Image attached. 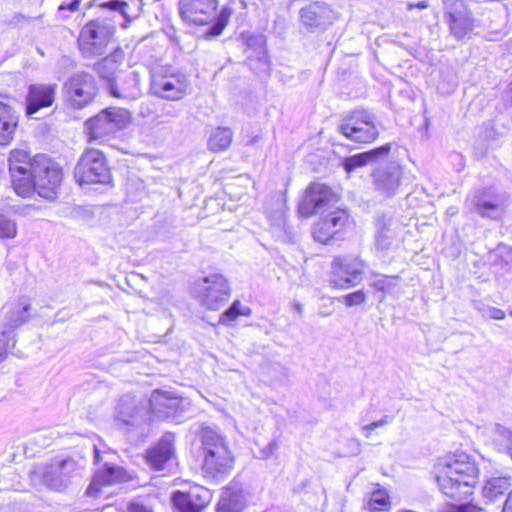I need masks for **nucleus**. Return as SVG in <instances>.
<instances>
[{
	"label": "nucleus",
	"instance_id": "obj_1",
	"mask_svg": "<svg viewBox=\"0 0 512 512\" xmlns=\"http://www.w3.org/2000/svg\"><path fill=\"white\" fill-rule=\"evenodd\" d=\"M432 474L440 493L451 500L470 498L480 482L481 468L467 450L455 449L437 457Z\"/></svg>",
	"mask_w": 512,
	"mask_h": 512
},
{
	"label": "nucleus",
	"instance_id": "obj_2",
	"mask_svg": "<svg viewBox=\"0 0 512 512\" xmlns=\"http://www.w3.org/2000/svg\"><path fill=\"white\" fill-rule=\"evenodd\" d=\"M116 26L112 20L98 17L86 21L79 30L77 48L86 58L104 55L116 36Z\"/></svg>",
	"mask_w": 512,
	"mask_h": 512
},
{
	"label": "nucleus",
	"instance_id": "obj_3",
	"mask_svg": "<svg viewBox=\"0 0 512 512\" xmlns=\"http://www.w3.org/2000/svg\"><path fill=\"white\" fill-rule=\"evenodd\" d=\"M72 174L74 181L81 187L110 184L113 180L107 154L101 149L91 146L83 149Z\"/></svg>",
	"mask_w": 512,
	"mask_h": 512
},
{
	"label": "nucleus",
	"instance_id": "obj_4",
	"mask_svg": "<svg viewBox=\"0 0 512 512\" xmlns=\"http://www.w3.org/2000/svg\"><path fill=\"white\" fill-rule=\"evenodd\" d=\"M341 202V194L334 185L316 179L301 191L296 202V214L300 219H309Z\"/></svg>",
	"mask_w": 512,
	"mask_h": 512
},
{
	"label": "nucleus",
	"instance_id": "obj_5",
	"mask_svg": "<svg viewBox=\"0 0 512 512\" xmlns=\"http://www.w3.org/2000/svg\"><path fill=\"white\" fill-rule=\"evenodd\" d=\"M131 122L130 112L117 106H109L98 111L84 122V135L88 143H104Z\"/></svg>",
	"mask_w": 512,
	"mask_h": 512
},
{
	"label": "nucleus",
	"instance_id": "obj_6",
	"mask_svg": "<svg viewBox=\"0 0 512 512\" xmlns=\"http://www.w3.org/2000/svg\"><path fill=\"white\" fill-rule=\"evenodd\" d=\"M64 179L63 166L46 154L28 182L30 187L22 191L20 196L29 198L37 194L45 199H55L61 191Z\"/></svg>",
	"mask_w": 512,
	"mask_h": 512
},
{
	"label": "nucleus",
	"instance_id": "obj_7",
	"mask_svg": "<svg viewBox=\"0 0 512 512\" xmlns=\"http://www.w3.org/2000/svg\"><path fill=\"white\" fill-rule=\"evenodd\" d=\"M202 452L201 469L205 477L222 479L231 474L235 466V457L222 437L206 436L203 440Z\"/></svg>",
	"mask_w": 512,
	"mask_h": 512
},
{
	"label": "nucleus",
	"instance_id": "obj_8",
	"mask_svg": "<svg viewBox=\"0 0 512 512\" xmlns=\"http://www.w3.org/2000/svg\"><path fill=\"white\" fill-rule=\"evenodd\" d=\"M180 11L183 19L194 25H207L216 19L210 30L213 35L223 31L231 14L227 7L219 11L217 0H182Z\"/></svg>",
	"mask_w": 512,
	"mask_h": 512
},
{
	"label": "nucleus",
	"instance_id": "obj_9",
	"mask_svg": "<svg viewBox=\"0 0 512 512\" xmlns=\"http://www.w3.org/2000/svg\"><path fill=\"white\" fill-rule=\"evenodd\" d=\"M338 131L358 144H372L380 136L375 115L367 108L358 107L343 116Z\"/></svg>",
	"mask_w": 512,
	"mask_h": 512
},
{
	"label": "nucleus",
	"instance_id": "obj_10",
	"mask_svg": "<svg viewBox=\"0 0 512 512\" xmlns=\"http://www.w3.org/2000/svg\"><path fill=\"white\" fill-rule=\"evenodd\" d=\"M311 226V237L319 244L327 245L344 233L351 224L348 208L340 203L319 213Z\"/></svg>",
	"mask_w": 512,
	"mask_h": 512
},
{
	"label": "nucleus",
	"instance_id": "obj_11",
	"mask_svg": "<svg viewBox=\"0 0 512 512\" xmlns=\"http://www.w3.org/2000/svg\"><path fill=\"white\" fill-rule=\"evenodd\" d=\"M45 153H32L29 149L16 147L9 151L7 157L10 182L14 192L21 195L32 178L36 168L45 157Z\"/></svg>",
	"mask_w": 512,
	"mask_h": 512
},
{
	"label": "nucleus",
	"instance_id": "obj_12",
	"mask_svg": "<svg viewBox=\"0 0 512 512\" xmlns=\"http://www.w3.org/2000/svg\"><path fill=\"white\" fill-rule=\"evenodd\" d=\"M213 492L204 485L193 483L187 490H175L170 500L175 512H206Z\"/></svg>",
	"mask_w": 512,
	"mask_h": 512
},
{
	"label": "nucleus",
	"instance_id": "obj_13",
	"mask_svg": "<svg viewBox=\"0 0 512 512\" xmlns=\"http://www.w3.org/2000/svg\"><path fill=\"white\" fill-rule=\"evenodd\" d=\"M67 98L72 107L81 109L91 104L98 94L95 77L88 72H78L65 83Z\"/></svg>",
	"mask_w": 512,
	"mask_h": 512
},
{
	"label": "nucleus",
	"instance_id": "obj_14",
	"mask_svg": "<svg viewBox=\"0 0 512 512\" xmlns=\"http://www.w3.org/2000/svg\"><path fill=\"white\" fill-rule=\"evenodd\" d=\"M445 20L452 35L463 39L472 33L474 18L465 0H442Z\"/></svg>",
	"mask_w": 512,
	"mask_h": 512
},
{
	"label": "nucleus",
	"instance_id": "obj_15",
	"mask_svg": "<svg viewBox=\"0 0 512 512\" xmlns=\"http://www.w3.org/2000/svg\"><path fill=\"white\" fill-rule=\"evenodd\" d=\"M357 267L350 269V264L344 256H336L331 262L332 278L331 285L336 289H347L354 287L360 281L365 262L360 257L355 258Z\"/></svg>",
	"mask_w": 512,
	"mask_h": 512
},
{
	"label": "nucleus",
	"instance_id": "obj_16",
	"mask_svg": "<svg viewBox=\"0 0 512 512\" xmlns=\"http://www.w3.org/2000/svg\"><path fill=\"white\" fill-rule=\"evenodd\" d=\"M134 478V475L124 467L111 463H103L102 466L95 471L86 493L91 497H95L100 493L103 487L128 482Z\"/></svg>",
	"mask_w": 512,
	"mask_h": 512
},
{
	"label": "nucleus",
	"instance_id": "obj_17",
	"mask_svg": "<svg viewBox=\"0 0 512 512\" xmlns=\"http://www.w3.org/2000/svg\"><path fill=\"white\" fill-rule=\"evenodd\" d=\"M21 125V114L8 95L0 94V146H9Z\"/></svg>",
	"mask_w": 512,
	"mask_h": 512
},
{
	"label": "nucleus",
	"instance_id": "obj_18",
	"mask_svg": "<svg viewBox=\"0 0 512 512\" xmlns=\"http://www.w3.org/2000/svg\"><path fill=\"white\" fill-rule=\"evenodd\" d=\"M176 457L175 439L173 435L166 434L149 446L143 458L152 471H163Z\"/></svg>",
	"mask_w": 512,
	"mask_h": 512
},
{
	"label": "nucleus",
	"instance_id": "obj_19",
	"mask_svg": "<svg viewBox=\"0 0 512 512\" xmlns=\"http://www.w3.org/2000/svg\"><path fill=\"white\" fill-rule=\"evenodd\" d=\"M57 84L34 83L29 85L25 96V114L31 116L41 109L51 107L56 100Z\"/></svg>",
	"mask_w": 512,
	"mask_h": 512
},
{
	"label": "nucleus",
	"instance_id": "obj_20",
	"mask_svg": "<svg viewBox=\"0 0 512 512\" xmlns=\"http://www.w3.org/2000/svg\"><path fill=\"white\" fill-rule=\"evenodd\" d=\"M188 81L181 74H157L153 77L152 88L159 96L169 100H180L188 91Z\"/></svg>",
	"mask_w": 512,
	"mask_h": 512
},
{
	"label": "nucleus",
	"instance_id": "obj_21",
	"mask_svg": "<svg viewBox=\"0 0 512 512\" xmlns=\"http://www.w3.org/2000/svg\"><path fill=\"white\" fill-rule=\"evenodd\" d=\"M330 6L323 1H312L299 12L301 24L309 31L325 29L331 23Z\"/></svg>",
	"mask_w": 512,
	"mask_h": 512
},
{
	"label": "nucleus",
	"instance_id": "obj_22",
	"mask_svg": "<svg viewBox=\"0 0 512 512\" xmlns=\"http://www.w3.org/2000/svg\"><path fill=\"white\" fill-rule=\"evenodd\" d=\"M76 467V462L71 458L53 459L40 467L39 474L47 486L57 487L75 472Z\"/></svg>",
	"mask_w": 512,
	"mask_h": 512
},
{
	"label": "nucleus",
	"instance_id": "obj_23",
	"mask_svg": "<svg viewBox=\"0 0 512 512\" xmlns=\"http://www.w3.org/2000/svg\"><path fill=\"white\" fill-rule=\"evenodd\" d=\"M149 405L152 412L169 418L182 411V398L172 392L156 389L150 396Z\"/></svg>",
	"mask_w": 512,
	"mask_h": 512
},
{
	"label": "nucleus",
	"instance_id": "obj_24",
	"mask_svg": "<svg viewBox=\"0 0 512 512\" xmlns=\"http://www.w3.org/2000/svg\"><path fill=\"white\" fill-rule=\"evenodd\" d=\"M245 506L241 488L226 486L216 504V512H241Z\"/></svg>",
	"mask_w": 512,
	"mask_h": 512
},
{
	"label": "nucleus",
	"instance_id": "obj_25",
	"mask_svg": "<svg viewBox=\"0 0 512 512\" xmlns=\"http://www.w3.org/2000/svg\"><path fill=\"white\" fill-rule=\"evenodd\" d=\"M230 296V288L227 280L222 276H216L213 283L205 287L202 301L209 309H217L216 304L226 301Z\"/></svg>",
	"mask_w": 512,
	"mask_h": 512
},
{
	"label": "nucleus",
	"instance_id": "obj_26",
	"mask_svg": "<svg viewBox=\"0 0 512 512\" xmlns=\"http://www.w3.org/2000/svg\"><path fill=\"white\" fill-rule=\"evenodd\" d=\"M392 507V497L390 492L379 483L375 484V489L371 492L364 508L368 512H388Z\"/></svg>",
	"mask_w": 512,
	"mask_h": 512
},
{
	"label": "nucleus",
	"instance_id": "obj_27",
	"mask_svg": "<svg viewBox=\"0 0 512 512\" xmlns=\"http://www.w3.org/2000/svg\"><path fill=\"white\" fill-rule=\"evenodd\" d=\"M233 141V131L229 127L219 126L211 133L208 139V148L212 152L227 150Z\"/></svg>",
	"mask_w": 512,
	"mask_h": 512
},
{
	"label": "nucleus",
	"instance_id": "obj_28",
	"mask_svg": "<svg viewBox=\"0 0 512 512\" xmlns=\"http://www.w3.org/2000/svg\"><path fill=\"white\" fill-rule=\"evenodd\" d=\"M373 183L377 190L389 192L398 185V180L393 173L385 169H375L371 173Z\"/></svg>",
	"mask_w": 512,
	"mask_h": 512
},
{
	"label": "nucleus",
	"instance_id": "obj_29",
	"mask_svg": "<svg viewBox=\"0 0 512 512\" xmlns=\"http://www.w3.org/2000/svg\"><path fill=\"white\" fill-rule=\"evenodd\" d=\"M31 316V304L28 300L20 299L13 304L10 310V321L19 326L29 320Z\"/></svg>",
	"mask_w": 512,
	"mask_h": 512
},
{
	"label": "nucleus",
	"instance_id": "obj_30",
	"mask_svg": "<svg viewBox=\"0 0 512 512\" xmlns=\"http://www.w3.org/2000/svg\"><path fill=\"white\" fill-rule=\"evenodd\" d=\"M251 313L252 311L250 307L242 305L240 300H235L232 305L220 316L219 322L221 324L228 325L235 321L238 317H247L250 316Z\"/></svg>",
	"mask_w": 512,
	"mask_h": 512
},
{
	"label": "nucleus",
	"instance_id": "obj_31",
	"mask_svg": "<svg viewBox=\"0 0 512 512\" xmlns=\"http://www.w3.org/2000/svg\"><path fill=\"white\" fill-rule=\"evenodd\" d=\"M509 488L507 478L493 477L488 479L483 487V493L488 498H496L503 495Z\"/></svg>",
	"mask_w": 512,
	"mask_h": 512
},
{
	"label": "nucleus",
	"instance_id": "obj_32",
	"mask_svg": "<svg viewBox=\"0 0 512 512\" xmlns=\"http://www.w3.org/2000/svg\"><path fill=\"white\" fill-rule=\"evenodd\" d=\"M373 277L374 278L370 283L371 287L375 291L381 292L383 295L391 292L396 281L399 279V276L397 275H383L380 273H374Z\"/></svg>",
	"mask_w": 512,
	"mask_h": 512
},
{
	"label": "nucleus",
	"instance_id": "obj_33",
	"mask_svg": "<svg viewBox=\"0 0 512 512\" xmlns=\"http://www.w3.org/2000/svg\"><path fill=\"white\" fill-rule=\"evenodd\" d=\"M103 9L120 12L127 22H131L133 18L128 13L129 4L125 0H107L99 3Z\"/></svg>",
	"mask_w": 512,
	"mask_h": 512
},
{
	"label": "nucleus",
	"instance_id": "obj_34",
	"mask_svg": "<svg viewBox=\"0 0 512 512\" xmlns=\"http://www.w3.org/2000/svg\"><path fill=\"white\" fill-rule=\"evenodd\" d=\"M367 156L364 152H360L344 158L343 167L347 173L353 172L355 169L368 165Z\"/></svg>",
	"mask_w": 512,
	"mask_h": 512
},
{
	"label": "nucleus",
	"instance_id": "obj_35",
	"mask_svg": "<svg viewBox=\"0 0 512 512\" xmlns=\"http://www.w3.org/2000/svg\"><path fill=\"white\" fill-rule=\"evenodd\" d=\"M17 224L14 220L0 215V239H13L17 235Z\"/></svg>",
	"mask_w": 512,
	"mask_h": 512
},
{
	"label": "nucleus",
	"instance_id": "obj_36",
	"mask_svg": "<svg viewBox=\"0 0 512 512\" xmlns=\"http://www.w3.org/2000/svg\"><path fill=\"white\" fill-rule=\"evenodd\" d=\"M482 509L477 505L466 502V503H454L447 502L445 503L440 512H481Z\"/></svg>",
	"mask_w": 512,
	"mask_h": 512
},
{
	"label": "nucleus",
	"instance_id": "obj_37",
	"mask_svg": "<svg viewBox=\"0 0 512 512\" xmlns=\"http://www.w3.org/2000/svg\"><path fill=\"white\" fill-rule=\"evenodd\" d=\"M391 148L392 145L390 143H385L368 151H364V153L366 154L367 160L370 164L387 158L391 152Z\"/></svg>",
	"mask_w": 512,
	"mask_h": 512
},
{
	"label": "nucleus",
	"instance_id": "obj_38",
	"mask_svg": "<svg viewBox=\"0 0 512 512\" xmlns=\"http://www.w3.org/2000/svg\"><path fill=\"white\" fill-rule=\"evenodd\" d=\"M366 299L367 296L363 290H356L343 296V303L348 307H352L365 303Z\"/></svg>",
	"mask_w": 512,
	"mask_h": 512
},
{
	"label": "nucleus",
	"instance_id": "obj_39",
	"mask_svg": "<svg viewBox=\"0 0 512 512\" xmlns=\"http://www.w3.org/2000/svg\"><path fill=\"white\" fill-rule=\"evenodd\" d=\"M107 80L110 94L117 99H123L127 96L123 86L118 85L114 77H104Z\"/></svg>",
	"mask_w": 512,
	"mask_h": 512
},
{
	"label": "nucleus",
	"instance_id": "obj_40",
	"mask_svg": "<svg viewBox=\"0 0 512 512\" xmlns=\"http://www.w3.org/2000/svg\"><path fill=\"white\" fill-rule=\"evenodd\" d=\"M128 512H153L152 508L137 501H131L127 505Z\"/></svg>",
	"mask_w": 512,
	"mask_h": 512
},
{
	"label": "nucleus",
	"instance_id": "obj_41",
	"mask_svg": "<svg viewBox=\"0 0 512 512\" xmlns=\"http://www.w3.org/2000/svg\"><path fill=\"white\" fill-rule=\"evenodd\" d=\"M478 210L482 214H486L487 210H497L500 205L497 202H491V201H482L477 204Z\"/></svg>",
	"mask_w": 512,
	"mask_h": 512
},
{
	"label": "nucleus",
	"instance_id": "obj_42",
	"mask_svg": "<svg viewBox=\"0 0 512 512\" xmlns=\"http://www.w3.org/2000/svg\"><path fill=\"white\" fill-rule=\"evenodd\" d=\"M82 0H71L69 3H63L61 5H59L58 9L60 11H63V10H69L71 12H76L80 9V3H81Z\"/></svg>",
	"mask_w": 512,
	"mask_h": 512
},
{
	"label": "nucleus",
	"instance_id": "obj_43",
	"mask_svg": "<svg viewBox=\"0 0 512 512\" xmlns=\"http://www.w3.org/2000/svg\"><path fill=\"white\" fill-rule=\"evenodd\" d=\"M491 317L496 320H502L506 317V313L498 308H493L491 310Z\"/></svg>",
	"mask_w": 512,
	"mask_h": 512
},
{
	"label": "nucleus",
	"instance_id": "obj_44",
	"mask_svg": "<svg viewBox=\"0 0 512 512\" xmlns=\"http://www.w3.org/2000/svg\"><path fill=\"white\" fill-rule=\"evenodd\" d=\"M429 7V3L425 0L423 1H418L416 3H410L408 5V8L409 9H414V8H418V9H427Z\"/></svg>",
	"mask_w": 512,
	"mask_h": 512
},
{
	"label": "nucleus",
	"instance_id": "obj_45",
	"mask_svg": "<svg viewBox=\"0 0 512 512\" xmlns=\"http://www.w3.org/2000/svg\"><path fill=\"white\" fill-rule=\"evenodd\" d=\"M502 512H512V491L508 494Z\"/></svg>",
	"mask_w": 512,
	"mask_h": 512
},
{
	"label": "nucleus",
	"instance_id": "obj_46",
	"mask_svg": "<svg viewBox=\"0 0 512 512\" xmlns=\"http://www.w3.org/2000/svg\"><path fill=\"white\" fill-rule=\"evenodd\" d=\"M94 460L95 463L98 465L101 464L103 461L102 451L97 446L94 447Z\"/></svg>",
	"mask_w": 512,
	"mask_h": 512
},
{
	"label": "nucleus",
	"instance_id": "obj_47",
	"mask_svg": "<svg viewBox=\"0 0 512 512\" xmlns=\"http://www.w3.org/2000/svg\"><path fill=\"white\" fill-rule=\"evenodd\" d=\"M378 425H379V423H378V422H373V423H371V424L367 425V426H366V428H367V429H371V428H375V427H377Z\"/></svg>",
	"mask_w": 512,
	"mask_h": 512
},
{
	"label": "nucleus",
	"instance_id": "obj_48",
	"mask_svg": "<svg viewBox=\"0 0 512 512\" xmlns=\"http://www.w3.org/2000/svg\"><path fill=\"white\" fill-rule=\"evenodd\" d=\"M5 353L4 352H0V362L3 361L5 359Z\"/></svg>",
	"mask_w": 512,
	"mask_h": 512
},
{
	"label": "nucleus",
	"instance_id": "obj_49",
	"mask_svg": "<svg viewBox=\"0 0 512 512\" xmlns=\"http://www.w3.org/2000/svg\"><path fill=\"white\" fill-rule=\"evenodd\" d=\"M510 455L512 456V446L509 447Z\"/></svg>",
	"mask_w": 512,
	"mask_h": 512
},
{
	"label": "nucleus",
	"instance_id": "obj_50",
	"mask_svg": "<svg viewBox=\"0 0 512 512\" xmlns=\"http://www.w3.org/2000/svg\"><path fill=\"white\" fill-rule=\"evenodd\" d=\"M509 314L512 316V310L509 312Z\"/></svg>",
	"mask_w": 512,
	"mask_h": 512
}]
</instances>
